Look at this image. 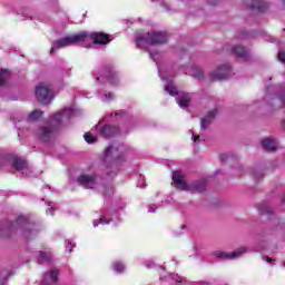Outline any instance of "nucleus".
Returning <instances> with one entry per match:
<instances>
[{
  "label": "nucleus",
  "mask_w": 285,
  "mask_h": 285,
  "mask_svg": "<svg viewBox=\"0 0 285 285\" xmlns=\"http://www.w3.org/2000/svg\"><path fill=\"white\" fill-rule=\"evenodd\" d=\"M254 177H255V179H263L264 178V173H262V171H254Z\"/></svg>",
  "instance_id": "4c0bfd02"
},
{
  "label": "nucleus",
  "mask_w": 285,
  "mask_h": 285,
  "mask_svg": "<svg viewBox=\"0 0 285 285\" xmlns=\"http://www.w3.org/2000/svg\"><path fill=\"white\" fill-rule=\"evenodd\" d=\"M158 207H155V205L148 206V213H156Z\"/></svg>",
  "instance_id": "a19ab883"
},
{
  "label": "nucleus",
  "mask_w": 285,
  "mask_h": 285,
  "mask_svg": "<svg viewBox=\"0 0 285 285\" xmlns=\"http://www.w3.org/2000/svg\"><path fill=\"white\" fill-rule=\"evenodd\" d=\"M100 191L102 193L104 197H112L115 194V188L112 186H102Z\"/></svg>",
  "instance_id": "c756f323"
},
{
  "label": "nucleus",
  "mask_w": 285,
  "mask_h": 285,
  "mask_svg": "<svg viewBox=\"0 0 285 285\" xmlns=\"http://www.w3.org/2000/svg\"><path fill=\"white\" fill-rule=\"evenodd\" d=\"M62 77H70V69H63Z\"/></svg>",
  "instance_id": "79ce46f5"
},
{
  "label": "nucleus",
  "mask_w": 285,
  "mask_h": 285,
  "mask_svg": "<svg viewBox=\"0 0 285 285\" xmlns=\"http://www.w3.org/2000/svg\"><path fill=\"white\" fill-rule=\"evenodd\" d=\"M168 42V33L166 31H149L136 38V46L140 50H147L149 46H161Z\"/></svg>",
  "instance_id": "39448f33"
},
{
  "label": "nucleus",
  "mask_w": 285,
  "mask_h": 285,
  "mask_svg": "<svg viewBox=\"0 0 285 285\" xmlns=\"http://www.w3.org/2000/svg\"><path fill=\"white\" fill-rule=\"evenodd\" d=\"M137 186L138 188H146V178L140 176Z\"/></svg>",
  "instance_id": "473e14b6"
},
{
  "label": "nucleus",
  "mask_w": 285,
  "mask_h": 285,
  "mask_svg": "<svg viewBox=\"0 0 285 285\" xmlns=\"http://www.w3.org/2000/svg\"><path fill=\"white\" fill-rule=\"evenodd\" d=\"M112 268L115 273H124V271H126V266L121 262H115Z\"/></svg>",
  "instance_id": "7c9ffc66"
},
{
  "label": "nucleus",
  "mask_w": 285,
  "mask_h": 285,
  "mask_svg": "<svg viewBox=\"0 0 285 285\" xmlns=\"http://www.w3.org/2000/svg\"><path fill=\"white\" fill-rule=\"evenodd\" d=\"M248 37V33H240L242 39H246Z\"/></svg>",
  "instance_id": "09e8293b"
},
{
  "label": "nucleus",
  "mask_w": 285,
  "mask_h": 285,
  "mask_svg": "<svg viewBox=\"0 0 285 285\" xmlns=\"http://www.w3.org/2000/svg\"><path fill=\"white\" fill-rule=\"evenodd\" d=\"M193 139L194 141H199V136H196L195 134H193Z\"/></svg>",
  "instance_id": "de8ad7c7"
},
{
  "label": "nucleus",
  "mask_w": 285,
  "mask_h": 285,
  "mask_svg": "<svg viewBox=\"0 0 285 285\" xmlns=\"http://www.w3.org/2000/svg\"><path fill=\"white\" fill-rule=\"evenodd\" d=\"M170 278L174 282H176L177 284H184V285H208V283H206V282H199V283L190 282V281L186 279V277L180 276L178 274H170Z\"/></svg>",
  "instance_id": "b1692460"
},
{
  "label": "nucleus",
  "mask_w": 285,
  "mask_h": 285,
  "mask_svg": "<svg viewBox=\"0 0 285 285\" xmlns=\"http://www.w3.org/2000/svg\"><path fill=\"white\" fill-rule=\"evenodd\" d=\"M98 99L104 102L112 101L115 99V94L98 91Z\"/></svg>",
  "instance_id": "bb28decb"
},
{
  "label": "nucleus",
  "mask_w": 285,
  "mask_h": 285,
  "mask_svg": "<svg viewBox=\"0 0 285 285\" xmlns=\"http://www.w3.org/2000/svg\"><path fill=\"white\" fill-rule=\"evenodd\" d=\"M59 269L58 268H52L47 271L42 275V281L39 285H57L59 284Z\"/></svg>",
  "instance_id": "f3484780"
},
{
  "label": "nucleus",
  "mask_w": 285,
  "mask_h": 285,
  "mask_svg": "<svg viewBox=\"0 0 285 285\" xmlns=\"http://www.w3.org/2000/svg\"><path fill=\"white\" fill-rule=\"evenodd\" d=\"M52 262H55V256L51 250L38 252L37 264H52Z\"/></svg>",
  "instance_id": "412c9836"
},
{
  "label": "nucleus",
  "mask_w": 285,
  "mask_h": 285,
  "mask_svg": "<svg viewBox=\"0 0 285 285\" xmlns=\"http://www.w3.org/2000/svg\"><path fill=\"white\" fill-rule=\"evenodd\" d=\"M233 55L242 59V61H249L250 60V53L248 50L242 46H235L232 48Z\"/></svg>",
  "instance_id": "aec40b11"
},
{
  "label": "nucleus",
  "mask_w": 285,
  "mask_h": 285,
  "mask_svg": "<svg viewBox=\"0 0 285 285\" xmlns=\"http://www.w3.org/2000/svg\"><path fill=\"white\" fill-rule=\"evenodd\" d=\"M181 228H186V225H183Z\"/></svg>",
  "instance_id": "603ef678"
},
{
  "label": "nucleus",
  "mask_w": 285,
  "mask_h": 285,
  "mask_svg": "<svg viewBox=\"0 0 285 285\" xmlns=\"http://www.w3.org/2000/svg\"><path fill=\"white\" fill-rule=\"evenodd\" d=\"M262 146L264 150H267V153H275L279 148V145L277 144L276 139L273 138H265L262 141Z\"/></svg>",
  "instance_id": "5701e85b"
},
{
  "label": "nucleus",
  "mask_w": 285,
  "mask_h": 285,
  "mask_svg": "<svg viewBox=\"0 0 285 285\" xmlns=\"http://www.w3.org/2000/svg\"><path fill=\"white\" fill-rule=\"evenodd\" d=\"M128 147L124 145H111L105 150L104 168L108 177H115L119 173V166L126 161Z\"/></svg>",
  "instance_id": "20e7f679"
},
{
  "label": "nucleus",
  "mask_w": 285,
  "mask_h": 285,
  "mask_svg": "<svg viewBox=\"0 0 285 285\" xmlns=\"http://www.w3.org/2000/svg\"><path fill=\"white\" fill-rule=\"evenodd\" d=\"M41 117H43V111H41V110H33L29 115L27 121H37L38 119H41Z\"/></svg>",
  "instance_id": "c85d7f7f"
},
{
  "label": "nucleus",
  "mask_w": 285,
  "mask_h": 285,
  "mask_svg": "<svg viewBox=\"0 0 285 285\" xmlns=\"http://www.w3.org/2000/svg\"><path fill=\"white\" fill-rule=\"evenodd\" d=\"M278 61L285 63V52L282 50L278 51Z\"/></svg>",
  "instance_id": "c9c22d12"
},
{
  "label": "nucleus",
  "mask_w": 285,
  "mask_h": 285,
  "mask_svg": "<svg viewBox=\"0 0 285 285\" xmlns=\"http://www.w3.org/2000/svg\"><path fill=\"white\" fill-rule=\"evenodd\" d=\"M230 77H233V69L229 65H223L209 73L210 81H223V79H230Z\"/></svg>",
  "instance_id": "4468645a"
},
{
  "label": "nucleus",
  "mask_w": 285,
  "mask_h": 285,
  "mask_svg": "<svg viewBox=\"0 0 285 285\" xmlns=\"http://www.w3.org/2000/svg\"><path fill=\"white\" fill-rule=\"evenodd\" d=\"M76 180L82 188H95L97 186V174H81Z\"/></svg>",
  "instance_id": "dca6fc26"
},
{
  "label": "nucleus",
  "mask_w": 285,
  "mask_h": 285,
  "mask_svg": "<svg viewBox=\"0 0 285 285\" xmlns=\"http://www.w3.org/2000/svg\"><path fill=\"white\" fill-rule=\"evenodd\" d=\"M119 222H121L119 212L112 208H109L106 214H101L98 219H95L92 222V225H94V228H97L99 224H102V226H106L108 224H114V226H117Z\"/></svg>",
  "instance_id": "9b49d317"
},
{
  "label": "nucleus",
  "mask_w": 285,
  "mask_h": 285,
  "mask_svg": "<svg viewBox=\"0 0 285 285\" xmlns=\"http://www.w3.org/2000/svg\"><path fill=\"white\" fill-rule=\"evenodd\" d=\"M48 206H50L48 209H47V215H55V208H52V203H48Z\"/></svg>",
  "instance_id": "e433bc0d"
},
{
  "label": "nucleus",
  "mask_w": 285,
  "mask_h": 285,
  "mask_svg": "<svg viewBox=\"0 0 285 285\" xmlns=\"http://www.w3.org/2000/svg\"><path fill=\"white\" fill-rule=\"evenodd\" d=\"M36 97L40 104L46 106L48 104H52V99H55V91H52L50 86L40 82L38 86H36Z\"/></svg>",
  "instance_id": "f8f14e48"
},
{
  "label": "nucleus",
  "mask_w": 285,
  "mask_h": 285,
  "mask_svg": "<svg viewBox=\"0 0 285 285\" xmlns=\"http://www.w3.org/2000/svg\"><path fill=\"white\" fill-rule=\"evenodd\" d=\"M0 285H8V276H6V277L3 278V281L1 282Z\"/></svg>",
  "instance_id": "49530a36"
},
{
  "label": "nucleus",
  "mask_w": 285,
  "mask_h": 285,
  "mask_svg": "<svg viewBox=\"0 0 285 285\" xmlns=\"http://www.w3.org/2000/svg\"><path fill=\"white\" fill-rule=\"evenodd\" d=\"M267 92H274L273 101L274 104H278V108H283L285 105V90L283 87L279 86H271L267 87Z\"/></svg>",
  "instance_id": "2eb2a0df"
},
{
  "label": "nucleus",
  "mask_w": 285,
  "mask_h": 285,
  "mask_svg": "<svg viewBox=\"0 0 285 285\" xmlns=\"http://www.w3.org/2000/svg\"><path fill=\"white\" fill-rule=\"evenodd\" d=\"M72 43H80L81 46V33L73 35L71 37H65L59 40H56L52 43L50 55H55L59 48H67V46H72Z\"/></svg>",
  "instance_id": "ddd939ff"
},
{
  "label": "nucleus",
  "mask_w": 285,
  "mask_h": 285,
  "mask_svg": "<svg viewBox=\"0 0 285 285\" xmlns=\"http://www.w3.org/2000/svg\"><path fill=\"white\" fill-rule=\"evenodd\" d=\"M258 210L261 215H273V209L268 206V203H262L258 205Z\"/></svg>",
  "instance_id": "cd10ccee"
},
{
  "label": "nucleus",
  "mask_w": 285,
  "mask_h": 285,
  "mask_svg": "<svg viewBox=\"0 0 285 285\" xmlns=\"http://www.w3.org/2000/svg\"><path fill=\"white\" fill-rule=\"evenodd\" d=\"M10 167L30 177V168H28V163L24 159L12 155L0 154V169L8 170Z\"/></svg>",
  "instance_id": "0eeeda50"
},
{
  "label": "nucleus",
  "mask_w": 285,
  "mask_h": 285,
  "mask_svg": "<svg viewBox=\"0 0 285 285\" xmlns=\"http://www.w3.org/2000/svg\"><path fill=\"white\" fill-rule=\"evenodd\" d=\"M96 81H108L111 86L119 83V76L117 71L112 69V63L105 65L99 72L95 73Z\"/></svg>",
  "instance_id": "9d476101"
},
{
  "label": "nucleus",
  "mask_w": 285,
  "mask_h": 285,
  "mask_svg": "<svg viewBox=\"0 0 285 285\" xmlns=\"http://www.w3.org/2000/svg\"><path fill=\"white\" fill-rule=\"evenodd\" d=\"M269 41L275 42L277 39L269 37Z\"/></svg>",
  "instance_id": "8fccbe9b"
},
{
  "label": "nucleus",
  "mask_w": 285,
  "mask_h": 285,
  "mask_svg": "<svg viewBox=\"0 0 285 285\" xmlns=\"http://www.w3.org/2000/svg\"><path fill=\"white\" fill-rule=\"evenodd\" d=\"M79 115V110L75 107H66L58 114H55L50 118V124L40 126L36 130V137L43 144H52L55 141V131L57 130V126L60 124H69L70 119H75Z\"/></svg>",
  "instance_id": "f257e3e1"
},
{
  "label": "nucleus",
  "mask_w": 285,
  "mask_h": 285,
  "mask_svg": "<svg viewBox=\"0 0 285 285\" xmlns=\"http://www.w3.org/2000/svg\"><path fill=\"white\" fill-rule=\"evenodd\" d=\"M265 262H267L268 264H273V258L268 257V256H265L264 257Z\"/></svg>",
  "instance_id": "37998d69"
},
{
  "label": "nucleus",
  "mask_w": 285,
  "mask_h": 285,
  "mask_svg": "<svg viewBox=\"0 0 285 285\" xmlns=\"http://www.w3.org/2000/svg\"><path fill=\"white\" fill-rule=\"evenodd\" d=\"M244 253H246V247H240L230 253L216 250V252H214L213 255L217 259H237V257H242V255H244Z\"/></svg>",
  "instance_id": "a211bd4d"
},
{
  "label": "nucleus",
  "mask_w": 285,
  "mask_h": 285,
  "mask_svg": "<svg viewBox=\"0 0 285 285\" xmlns=\"http://www.w3.org/2000/svg\"><path fill=\"white\" fill-rule=\"evenodd\" d=\"M80 39L82 48H90L92 46L90 41H94V43L99 46H108L114 38L112 36L104 32L81 31Z\"/></svg>",
  "instance_id": "6e6552de"
},
{
  "label": "nucleus",
  "mask_w": 285,
  "mask_h": 285,
  "mask_svg": "<svg viewBox=\"0 0 285 285\" xmlns=\"http://www.w3.org/2000/svg\"><path fill=\"white\" fill-rule=\"evenodd\" d=\"M145 266L147 267V268H155V263L154 262H151V261H147V262H145Z\"/></svg>",
  "instance_id": "ea45409f"
},
{
  "label": "nucleus",
  "mask_w": 285,
  "mask_h": 285,
  "mask_svg": "<svg viewBox=\"0 0 285 285\" xmlns=\"http://www.w3.org/2000/svg\"><path fill=\"white\" fill-rule=\"evenodd\" d=\"M218 0H208L209 6H217Z\"/></svg>",
  "instance_id": "c03bdc74"
},
{
  "label": "nucleus",
  "mask_w": 285,
  "mask_h": 285,
  "mask_svg": "<svg viewBox=\"0 0 285 285\" xmlns=\"http://www.w3.org/2000/svg\"><path fill=\"white\" fill-rule=\"evenodd\" d=\"M185 75H190L191 77H195V79H198V81L204 79V70L198 66H193L190 69H185Z\"/></svg>",
  "instance_id": "393cba45"
},
{
  "label": "nucleus",
  "mask_w": 285,
  "mask_h": 285,
  "mask_svg": "<svg viewBox=\"0 0 285 285\" xmlns=\"http://www.w3.org/2000/svg\"><path fill=\"white\" fill-rule=\"evenodd\" d=\"M149 57L157 63L161 59V53L159 51H149Z\"/></svg>",
  "instance_id": "2f4dec72"
},
{
  "label": "nucleus",
  "mask_w": 285,
  "mask_h": 285,
  "mask_svg": "<svg viewBox=\"0 0 285 285\" xmlns=\"http://www.w3.org/2000/svg\"><path fill=\"white\" fill-rule=\"evenodd\" d=\"M217 117V109L208 111L205 118L200 119V130H206L209 124H213V120Z\"/></svg>",
  "instance_id": "4be33fe9"
},
{
  "label": "nucleus",
  "mask_w": 285,
  "mask_h": 285,
  "mask_svg": "<svg viewBox=\"0 0 285 285\" xmlns=\"http://www.w3.org/2000/svg\"><path fill=\"white\" fill-rule=\"evenodd\" d=\"M173 181L178 190H187L189 193H204L208 186L206 178L187 184L184 180V174L179 170L173 173Z\"/></svg>",
  "instance_id": "423d86ee"
},
{
  "label": "nucleus",
  "mask_w": 285,
  "mask_h": 285,
  "mask_svg": "<svg viewBox=\"0 0 285 285\" xmlns=\"http://www.w3.org/2000/svg\"><path fill=\"white\" fill-rule=\"evenodd\" d=\"M10 72L8 69H1L0 70V88H6L10 81Z\"/></svg>",
  "instance_id": "a878e982"
},
{
  "label": "nucleus",
  "mask_w": 285,
  "mask_h": 285,
  "mask_svg": "<svg viewBox=\"0 0 285 285\" xmlns=\"http://www.w3.org/2000/svg\"><path fill=\"white\" fill-rule=\"evenodd\" d=\"M226 159H228V156L227 155H220V161H226Z\"/></svg>",
  "instance_id": "a18cd8bd"
},
{
  "label": "nucleus",
  "mask_w": 285,
  "mask_h": 285,
  "mask_svg": "<svg viewBox=\"0 0 285 285\" xmlns=\"http://www.w3.org/2000/svg\"><path fill=\"white\" fill-rule=\"evenodd\" d=\"M126 119H130V116L125 110L116 111L115 115H106L105 118L91 129V132H86L83 135L85 141H87V144H95V141H97V136L92 135L95 131L105 139H110V137H115V135H121L119 128L105 124V121H126Z\"/></svg>",
  "instance_id": "f03ea898"
},
{
  "label": "nucleus",
  "mask_w": 285,
  "mask_h": 285,
  "mask_svg": "<svg viewBox=\"0 0 285 285\" xmlns=\"http://www.w3.org/2000/svg\"><path fill=\"white\" fill-rule=\"evenodd\" d=\"M16 127L18 128V130H21V128L19 127V125H16Z\"/></svg>",
  "instance_id": "3c124183"
},
{
  "label": "nucleus",
  "mask_w": 285,
  "mask_h": 285,
  "mask_svg": "<svg viewBox=\"0 0 285 285\" xmlns=\"http://www.w3.org/2000/svg\"><path fill=\"white\" fill-rule=\"evenodd\" d=\"M158 68V75L163 81H168V76H164V72L161 71V67L157 65Z\"/></svg>",
  "instance_id": "72a5a7b5"
},
{
  "label": "nucleus",
  "mask_w": 285,
  "mask_h": 285,
  "mask_svg": "<svg viewBox=\"0 0 285 285\" xmlns=\"http://www.w3.org/2000/svg\"><path fill=\"white\" fill-rule=\"evenodd\" d=\"M17 230H20L24 239H35L40 229L37 223L26 216H19L16 222L4 220L0 225V237H10Z\"/></svg>",
  "instance_id": "7ed1b4c3"
},
{
  "label": "nucleus",
  "mask_w": 285,
  "mask_h": 285,
  "mask_svg": "<svg viewBox=\"0 0 285 285\" xmlns=\"http://www.w3.org/2000/svg\"><path fill=\"white\" fill-rule=\"evenodd\" d=\"M246 7L253 12H266L268 10V3L262 0H247Z\"/></svg>",
  "instance_id": "6ab92c4d"
},
{
  "label": "nucleus",
  "mask_w": 285,
  "mask_h": 285,
  "mask_svg": "<svg viewBox=\"0 0 285 285\" xmlns=\"http://www.w3.org/2000/svg\"><path fill=\"white\" fill-rule=\"evenodd\" d=\"M165 92H168L170 97H176V102L178 104L179 108L183 110H188L190 100L193 99V94L177 91V87L173 82H168L165 86Z\"/></svg>",
  "instance_id": "1a4fd4ad"
},
{
  "label": "nucleus",
  "mask_w": 285,
  "mask_h": 285,
  "mask_svg": "<svg viewBox=\"0 0 285 285\" xmlns=\"http://www.w3.org/2000/svg\"><path fill=\"white\" fill-rule=\"evenodd\" d=\"M151 1H159L160 6L165 8V11L170 12V7H168V4H166V2H164L163 0H151Z\"/></svg>",
  "instance_id": "f704fd0d"
},
{
  "label": "nucleus",
  "mask_w": 285,
  "mask_h": 285,
  "mask_svg": "<svg viewBox=\"0 0 285 285\" xmlns=\"http://www.w3.org/2000/svg\"><path fill=\"white\" fill-rule=\"evenodd\" d=\"M75 245H72V242H70V240H67L66 242V248H67V250H69V253H72V247H73Z\"/></svg>",
  "instance_id": "58836bf2"
}]
</instances>
